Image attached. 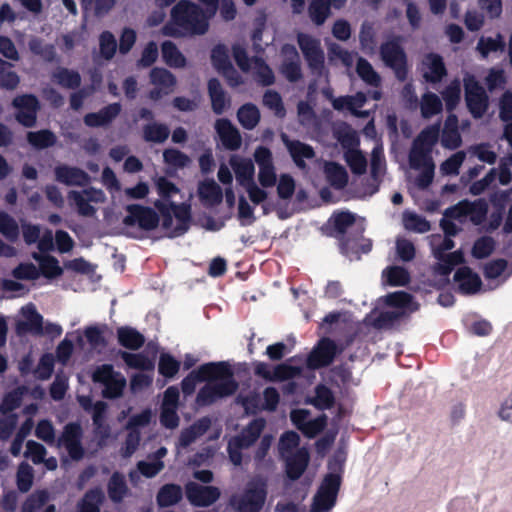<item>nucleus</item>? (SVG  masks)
I'll return each mask as SVG.
<instances>
[{
  "instance_id": "obj_53",
  "label": "nucleus",
  "mask_w": 512,
  "mask_h": 512,
  "mask_svg": "<svg viewBox=\"0 0 512 512\" xmlns=\"http://www.w3.org/2000/svg\"><path fill=\"white\" fill-rule=\"evenodd\" d=\"M70 338H75L79 342V345L82 346L83 343V337L81 332L75 331L73 333H68L63 341L60 342V344L57 347L56 355L60 362L66 363L67 360L70 358L72 351H73V344Z\"/></svg>"
},
{
  "instance_id": "obj_55",
  "label": "nucleus",
  "mask_w": 512,
  "mask_h": 512,
  "mask_svg": "<svg viewBox=\"0 0 512 512\" xmlns=\"http://www.w3.org/2000/svg\"><path fill=\"white\" fill-rule=\"evenodd\" d=\"M383 279L391 286H403L409 282V273L399 266H391L383 271Z\"/></svg>"
},
{
  "instance_id": "obj_13",
  "label": "nucleus",
  "mask_w": 512,
  "mask_h": 512,
  "mask_svg": "<svg viewBox=\"0 0 512 512\" xmlns=\"http://www.w3.org/2000/svg\"><path fill=\"white\" fill-rule=\"evenodd\" d=\"M265 427V420H253L240 435L230 439L228 443V453L231 462L238 466L242 462L241 450L250 447L259 437Z\"/></svg>"
},
{
  "instance_id": "obj_46",
  "label": "nucleus",
  "mask_w": 512,
  "mask_h": 512,
  "mask_svg": "<svg viewBox=\"0 0 512 512\" xmlns=\"http://www.w3.org/2000/svg\"><path fill=\"white\" fill-rule=\"evenodd\" d=\"M279 402V394L274 388H267L263 392V402L261 404H254L250 399H243L242 404L246 411H253L255 409L274 410Z\"/></svg>"
},
{
  "instance_id": "obj_36",
  "label": "nucleus",
  "mask_w": 512,
  "mask_h": 512,
  "mask_svg": "<svg viewBox=\"0 0 512 512\" xmlns=\"http://www.w3.org/2000/svg\"><path fill=\"white\" fill-rule=\"evenodd\" d=\"M301 370L293 367L287 363L281 364L274 369H271L265 363H259L256 366V373L264 378L270 380H286L299 375Z\"/></svg>"
},
{
  "instance_id": "obj_15",
  "label": "nucleus",
  "mask_w": 512,
  "mask_h": 512,
  "mask_svg": "<svg viewBox=\"0 0 512 512\" xmlns=\"http://www.w3.org/2000/svg\"><path fill=\"white\" fill-rule=\"evenodd\" d=\"M253 157L258 166L257 179L259 187L265 191L267 188L274 187L277 182V174L271 150L267 147L259 146L255 149Z\"/></svg>"
},
{
  "instance_id": "obj_42",
  "label": "nucleus",
  "mask_w": 512,
  "mask_h": 512,
  "mask_svg": "<svg viewBox=\"0 0 512 512\" xmlns=\"http://www.w3.org/2000/svg\"><path fill=\"white\" fill-rule=\"evenodd\" d=\"M334 135L342 148L346 151L358 149L359 139L356 132L347 124L341 123L335 126Z\"/></svg>"
},
{
  "instance_id": "obj_33",
  "label": "nucleus",
  "mask_w": 512,
  "mask_h": 512,
  "mask_svg": "<svg viewBox=\"0 0 512 512\" xmlns=\"http://www.w3.org/2000/svg\"><path fill=\"white\" fill-rule=\"evenodd\" d=\"M210 425L211 420L204 417L196 421L190 427L182 430L176 445L177 453L179 454L182 449L187 448L190 444L200 438L209 429Z\"/></svg>"
},
{
  "instance_id": "obj_14",
  "label": "nucleus",
  "mask_w": 512,
  "mask_h": 512,
  "mask_svg": "<svg viewBox=\"0 0 512 512\" xmlns=\"http://www.w3.org/2000/svg\"><path fill=\"white\" fill-rule=\"evenodd\" d=\"M93 381L104 386L103 395L107 398L119 397L126 386L125 377L113 370L108 364H103L95 369L92 375Z\"/></svg>"
},
{
  "instance_id": "obj_27",
  "label": "nucleus",
  "mask_w": 512,
  "mask_h": 512,
  "mask_svg": "<svg viewBox=\"0 0 512 512\" xmlns=\"http://www.w3.org/2000/svg\"><path fill=\"white\" fill-rule=\"evenodd\" d=\"M82 431L77 424H68L59 439V445L62 446L73 460H79L83 457L84 450L80 443Z\"/></svg>"
},
{
  "instance_id": "obj_39",
  "label": "nucleus",
  "mask_w": 512,
  "mask_h": 512,
  "mask_svg": "<svg viewBox=\"0 0 512 512\" xmlns=\"http://www.w3.org/2000/svg\"><path fill=\"white\" fill-rule=\"evenodd\" d=\"M57 181L66 185H85L89 181L88 175L81 169L69 166H58L55 169Z\"/></svg>"
},
{
  "instance_id": "obj_50",
  "label": "nucleus",
  "mask_w": 512,
  "mask_h": 512,
  "mask_svg": "<svg viewBox=\"0 0 512 512\" xmlns=\"http://www.w3.org/2000/svg\"><path fill=\"white\" fill-rule=\"evenodd\" d=\"M420 108L424 118H431L442 111L441 99L436 94L427 92L422 96Z\"/></svg>"
},
{
  "instance_id": "obj_26",
  "label": "nucleus",
  "mask_w": 512,
  "mask_h": 512,
  "mask_svg": "<svg viewBox=\"0 0 512 512\" xmlns=\"http://www.w3.org/2000/svg\"><path fill=\"white\" fill-rule=\"evenodd\" d=\"M186 496L192 505L205 507L213 504L220 497V491L214 486H202L189 482L186 485Z\"/></svg>"
},
{
  "instance_id": "obj_47",
  "label": "nucleus",
  "mask_w": 512,
  "mask_h": 512,
  "mask_svg": "<svg viewBox=\"0 0 512 512\" xmlns=\"http://www.w3.org/2000/svg\"><path fill=\"white\" fill-rule=\"evenodd\" d=\"M331 221L337 231L344 233L352 225H357L360 230H363L364 219L357 217L355 214L350 212H338L335 213Z\"/></svg>"
},
{
  "instance_id": "obj_17",
  "label": "nucleus",
  "mask_w": 512,
  "mask_h": 512,
  "mask_svg": "<svg viewBox=\"0 0 512 512\" xmlns=\"http://www.w3.org/2000/svg\"><path fill=\"white\" fill-rule=\"evenodd\" d=\"M211 62L213 67L226 78L230 86L237 87L243 83L242 76L230 61L229 51L225 45L219 44L212 49Z\"/></svg>"
},
{
  "instance_id": "obj_16",
  "label": "nucleus",
  "mask_w": 512,
  "mask_h": 512,
  "mask_svg": "<svg viewBox=\"0 0 512 512\" xmlns=\"http://www.w3.org/2000/svg\"><path fill=\"white\" fill-rule=\"evenodd\" d=\"M465 97L469 111L475 118H480L488 107V97L483 87L471 75L464 77Z\"/></svg>"
},
{
  "instance_id": "obj_48",
  "label": "nucleus",
  "mask_w": 512,
  "mask_h": 512,
  "mask_svg": "<svg viewBox=\"0 0 512 512\" xmlns=\"http://www.w3.org/2000/svg\"><path fill=\"white\" fill-rule=\"evenodd\" d=\"M237 117L245 129L251 130L258 124L260 113L255 105L245 104L238 110Z\"/></svg>"
},
{
  "instance_id": "obj_28",
  "label": "nucleus",
  "mask_w": 512,
  "mask_h": 512,
  "mask_svg": "<svg viewBox=\"0 0 512 512\" xmlns=\"http://www.w3.org/2000/svg\"><path fill=\"white\" fill-rule=\"evenodd\" d=\"M13 105L18 110L16 119L21 124L27 127L34 125L38 109V101L34 96L24 95L17 97L14 99Z\"/></svg>"
},
{
  "instance_id": "obj_29",
  "label": "nucleus",
  "mask_w": 512,
  "mask_h": 512,
  "mask_svg": "<svg viewBox=\"0 0 512 512\" xmlns=\"http://www.w3.org/2000/svg\"><path fill=\"white\" fill-rule=\"evenodd\" d=\"M281 140L297 167L305 168V161L314 158L315 152L310 145L291 140L286 134H281Z\"/></svg>"
},
{
  "instance_id": "obj_61",
  "label": "nucleus",
  "mask_w": 512,
  "mask_h": 512,
  "mask_svg": "<svg viewBox=\"0 0 512 512\" xmlns=\"http://www.w3.org/2000/svg\"><path fill=\"white\" fill-rule=\"evenodd\" d=\"M54 82L66 88H75L80 84V75L72 70L59 68L53 73Z\"/></svg>"
},
{
  "instance_id": "obj_38",
  "label": "nucleus",
  "mask_w": 512,
  "mask_h": 512,
  "mask_svg": "<svg viewBox=\"0 0 512 512\" xmlns=\"http://www.w3.org/2000/svg\"><path fill=\"white\" fill-rule=\"evenodd\" d=\"M441 144L447 149H456L462 143L461 135L458 131V119L451 114L447 117L441 135Z\"/></svg>"
},
{
  "instance_id": "obj_19",
  "label": "nucleus",
  "mask_w": 512,
  "mask_h": 512,
  "mask_svg": "<svg viewBox=\"0 0 512 512\" xmlns=\"http://www.w3.org/2000/svg\"><path fill=\"white\" fill-rule=\"evenodd\" d=\"M68 198L82 216H93L96 212V206L105 201L104 193L94 188L71 191Z\"/></svg>"
},
{
  "instance_id": "obj_22",
  "label": "nucleus",
  "mask_w": 512,
  "mask_h": 512,
  "mask_svg": "<svg viewBox=\"0 0 512 512\" xmlns=\"http://www.w3.org/2000/svg\"><path fill=\"white\" fill-rule=\"evenodd\" d=\"M298 44L309 67L313 71L320 73L324 66V53L321 49L320 40L300 33L298 35Z\"/></svg>"
},
{
  "instance_id": "obj_45",
  "label": "nucleus",
  "mask_w": 512,
  "mask_h": 512,
  "mask_svg": "<svg viewBox=\"0 0 512 512\" xmlns=\"http://www.w3.org/2000/svg\"><path fill=\"white\" fill-rule=\"evenodd\" d=\"M120 112L119 104H112L98 113H90L85 116V123L88 126L96 127L109 123Z\"/></svg>"
},
{
  "instance_id": "obj_21",
  "label": "nucleus",
  "mask_w": 512,
  "mask_h": 512,
  "mask_svg": "<svg viewBox=\"0 0 512 512\" xmlns=\"http://www.w3.org/2000/svg\"><path fill=\"white\" fill-rule=\"evenodd\" d=\"M179 403V390L175 386L168 387L163 395L161 404L160 422L167 429H175L179 425L177 413Z\"/></svg>"
},
{
  "instance_id": "obj_7",
  "label": "nucleus",
  "mask_w": 512,
  "mask_h": 512,
  "mask_svg": "<svg viewBox=\"0 0 512 512\" xmlns=\"http://www.w3.org/2000/svg\"><path fill=\"white\" fill-rule=\"evenodd\" d=\"M345 460V452L341 450L329 461L328 468L330 472L325 476L314 495L310 512H329L335 506Z\"/></svg>"
},
{
  "instance_id": "obj_3",
  "label": "nucleus",
  "mask_w": 512,
  "mask_h": 512,
  "mask_svg": "<svg viewBox=\"0 0 512 512\" xmlns=\"http://www.w3.org/2000/svg\"><path fill=\"white\" fill-rule=\"evenodd\" d=\"M159 198L154 202L161 216V225L169 237L184 234L191 221L190 205L186 202L176 203L174 199L181 195L180 189L163 176L153 179Z\"/></svg>"
},
{
  "instance_id": "obj_6",
  "label": "nucleus",
  "mask_w": 512,
  "mask_h": 512,
  "mask_svg": "<svg viewBox=\"0 0 512 512\" xmlns=\"http://www.w3.org/2000/svg\"><path fill=\"white\" fill-rule=\"evenodd\" d=\"M419 304L403 291L391 293L378 301L377 307L367 317L369 324L379 328L391 325L394 321L417 311Z\"/></svg>"
},
{
  "instance_id": "obj_59",
  "label": "nucleus",
  "mask_w": 512,
  "mask_h": 512,
  "mask_svg": "<svg viewBox=\"0 0 512 512\" xmlns=\"http://www.w3.org/2000/svg\"><path fill=\"white\" fill-rule=\"evenodd\" d=\"M505 43L501 35H497L495 38L481 37L477 44V50L483 57H487L490 53L503 51Z\"/></svg>"
},
{
  "instance_id": "obj_1",
  "label": "nucleus",
  "mask_w": 512,
  "mask_h": 512,
  "mask_svg": "<svg viewBox=\"0 0 512 512\" xmlns=\"http://www.w3.org/2000/svg\"><path fill=\"white\" fill-rule=\"evenodd\" d=\"M205 382L196 397L198 406H208L232 395L238 387L230 366L225 362H210L191 371L181 382L185 395H191L198 383Z\"/></svg>"
},
{
  "instance_id": "obj_34",
  "label": "nucleus",
  "mask_w": 512,
  "mask_h": 512,
  "mask_svg": "<svg viewBox=\"0 0 512 512\" xmlns=\"http://www.w3.org/2000/svg\"><path fill=\"white\" fill-rule=\"evenodd\" d=\"M454 282L463 294H474L481 290L480 277L468 267H462L456 271Z\"/></svg>"
},
{
  "instance_id": "obj_57",
  "label": "nucleus",
  "mask_w": 512,
  "mask_h": 512,
  "mask_svg": "<svg viewBox=\"0 0 512 512\" xmlns=\"http://www.w3.org/2000/svg\"><path fill=\"white\" fill-rule=\"evenodd\" d=\"M325 173L328 181L336 188H342L346 185L348 176L342 166L332 162L327 163L325 165Z\"/></svg>"
},
{
  "instance_id": "obj_58",
  "label": "nucleus",
  "mask_w": 512,
  "mask_h": 512,
  "mask_svg": "<svg viewBox=\"0 0 512 512\" xmlns=\"http://www.w3.org/2000/svg\"><path fill=\"white\" fill-rule=\"evenodd\" d=\"M118 339L121 345L129 349H137L144 342V338L139 332L127 327L118 330Z\"/></svg>"
},
{
  "instance_id": "obj_9",
  "label": "nucleus",
  "mask_w": 512,
  "mask_h": 512,
  "mask_svg": "<svg viewBox=\"0 0 512 512\" xmlns=\"http://www.w3.org/2000/svg\"><path fill=\"white\" fill-rule=\"evenodd\" d=\"M299 435L296 432L284 433L278 444L281 457L286 462L287 475L291 479L299 478L307 467L309 454L306 448H299Z\"/></svg>"
},
{
  "instance_id": "obj_43",
  "label": "nucleus",
  "mask_w": 512,
  "mask_h": 512,
  "mask_svg": "<svg viewBox=\"0 0 512 512\" xmlns=\"http://www.w3.org/2000/svg\"><path fill=\"white\" fill-rule=\"evenodd\" d=\"M208 91L211 98L212 109L216 114H221L229 106L225 92L217 79H211L208 82Z\"/></svg>"
},
{
  "instance_id": "obj_54",
  "label": "nucleus",
  "mask_w": 512,
  "mask_h": 512,
  "mask_svg": "<svg viewBox=\"0 0 512 512\" xmlns=\"http://www.w3.org/2000/svg\"><path fill=\"white\" fill-rule=\"evenodd\" d=\"M330 14V0H313L309 6V15L311 20L321 25Z\"/></svg>"
},
{
  "instance_id": "obj_40",
  "label": "nucleus",
  "mask_w": 512,
  "mask_h": 512,
  "mask_svg": "<svg viewBox=\"0 0 512 512\" xmlns=\"http://www.w3.org/2000/svg\"><path fill=\"white\" fill-rule=\"evenodd\" d=\"M512 274L505 260L499 259L488 263L485 267V277L492 281V287H497Z\"/></svg>"
},
{
  "instance_id": "obj_64",
  "label": "nucleus",
  "mask_w": 512,
  "mask_h": 512,
  "mask_svg": "<svg viewBox=\"0 0 512 512\" xmlns=\"http://www.w3.org/2000/svg\"><path fill=\"white\" fill-rule=\"evenodd\" d=\"M103 497L100 489L89 491L79 505V512H99V505Z\"/></svg>"
},
{
  "instance_id": "obj_30",
  "label": "nucleus",
  "mask_w": 512,
  "mask_h": 512,
  "mask_svg": "<svg viewBox=\"0 0 512 512\" xmlns=\"http://www.w3.org/2000/svg\"><path fill=\"white\" fill-rule=\"evenodd\" d=\"M283 61L280 72L287 80L294 82L301 77L300 59L296 48L292 45H285L282 48Z\"/></svg>"
},
{
  "instance_id": "obj_25",
  "label": "nucleus",
  "mask_w": 512,
  "mask_h": 512,
  "mask_svg": "<svg viewBox=\"0 0 512 512\" xmlns=\"http://www.w3.org/2000/svg\"><path fill=\"white\" fill-rule=\"evenodd\" d=\"M78 401L85 410L91 411L95 425V433L96 436L99 437V445H104L109 436V427L103 424L104 414L107 409L106 403L98 401L93 404L91 398L88 396H79Z\"/></svg>"
},
{
  "instance_id": "obj_60",
  "label": "nucleus",
  "mask_w": 512,
  "mask_h": 512,
  "mask_svg": "<svg viewBox=\"0 0 512 512\" xmlns=\"http://www.w3.org/2000/svg\"><path fill=\"white\" fill-rule=\"evenodd\" d=\"M180 365V361L171 354L162 353L159 359L158 370L162 376L173 378L178 373Z\"/></svg>"
},
{
  "instance_id": "obj_63",
  "label": "nucleus",
  "mask_w": 512,
  "mask_h": 512,
  "mask_svg": "<svg viewBox=\"0 0 512 512\" xmlns=\"http://www.w3.org/2000/svg\"><path fill=\"white\" fill-rule=\"evenodd\" d=\"M495 249V240L489 236H482L477 239L472 248V256L477 259L486 258Z\"/></svg>"
},
{
  "instance_id": "obj_20",
  "label": "nucleus",
  "mask_w": 512,
  "mask_h": 512,
  "mask_svg": "<svg viewBox=\"0 0 512 512\" xmlns=\"http://www.w3.org/2000/svg\"><path fill=\"white\" fill-rule=\"evenodd\" d=\"M43 317L38 313L34 304L23 306L16 317V332L19 335H40L43 327Z\"/></svg>"
},
{
  "instance_id": "obj_35",
  "label": "nucleus",
  "mask_w": 512,
  "mask_h": 512,
  "mask_svg": "<svg viewBox=\"0 0 512 512\" xmlns=\"http://www.w3.org/2000/svg\"><path fill=\"white\" fill-rule=\"evenodd\" d=\"M215 129L225 148L236 150L241 146V136L230 121L226 119L217 120Z\"/></svg>"
},
{
  "instance_id": "obj_41",
  "label": "nucleus",
  "mask_w": 512,
  "mask_h": 512,
  "mask_svg": "<svg viewBox=\"0 0 512 512\" xmlns=\"http://www.w3.org/2000/svg\"><path fill=\"white\" fill-rule=\"evenodd\" d=\"M198 194L201 201L212 206L221 202L223 193L220 186L214 180H205L198 187Z\"/></svg>"
},
{
  "instance_id": "obj_23",
  "label": "nucleus",
  "mask_w": 512,
  "mask_h": 512,
  "mask_svg": "<svg viewBox=\"0 0 512 512\" xmlns=\"http://www.w3.org/2000/svg\"><path fill=\"white\" fill-rule=\"evenodd\" d=\"M381 57L384 63L391 67L400 80L406 77V56L398 41H387L381 47Z\"/></svg>"
},
{
  "instance_id": "obj_12",
  "label": "nucleus",
  "mask_w": 512,
  "mask_h": 512,
  "mask_svg": "<svg viewBox=\"0 0 512 512\" xmlns=\"http://www.w3.org/2000/svg\"><path fill=\"white\" fill-rule=\"evenodd\" d=\"M266 484L261 479L250 481L244 492L234 497L232 504L238 512H260L266 500Z\"/></svg>"
},
{
  "instance_id": "obj_44",
  "label": "nucleus",
  "mask_w": 512,
  "mask_h": 512,
  "mask_svg": "<svg viewBox=\"0 0 512 512\" xmlns=\"http://www.w3.org/2000/svg\"><path fill=\"white\" fill-rule=\"evenodd\" d=\"M163 61L172 68H183L186 65V58L171 41H165L161 46Z\"/></svg>"
},
{
  "instance_id": "obj_10",
  "label": "nucleus",
  "mask_w": 512,
  "mask_h": 512,
  "mask_svg": "<svg viewBox=\"0 0 512 512\" xmlns=\"http://www.w3.org/2000/svg\"><path fill=\"white\" fill-rule=\"evenodd\" d=\"M451 236L452 235L448 234H445L444 237L441 235H433L430 240L433 254L439 260L435 271L445 278L450 274L455 265L462 263L464 260V254L461 250L446 254L447 251H450L454 247V242L450 238Z\"/></svg>"
},
{
  "instance_id": "obj_62",
  "label": "nucleus",
  "mask_w": 512,
  "mask_h": 512,
  "mask_svg": "<svg viewBox=\"0 0 512 512\" xmlns=\"http://www.w3.org/2000/svg\"><path fill=\"white\" fill-rule=\"evenodd\" d=\"M359 77L371 86H378L381 79L371 64L365 59L359 58L356 67Z\"/></svg>"
},
{
  "instance_id": "obj_37",
  "label": "nucleus",
  "mask_w": 512,
  "mask_h": 512,
  "mask_svg": "<svg viewBox=\"0 0 512 512\" xmlns=\"http://www.w3.org/2000/svg\"><path fill=\"white\" fill-rule=\"evenodd\" d=\"M166 455L167 449L165 447L159 448L154 454L149 455L146 460L138 462V471L147 478L156 476L164 468L162 459Z\"/></svg>"
},
{
  "instance_id": "obj_49",
  "label": "nucleus",
  "mask_w": 512,
  "mask_h": 512,
  "mask_svg": "<svg viewBox=\"0 0 512 512\" xmlns=\"http://www.w3.org/2000/svg\"><path fill=\"white\" fill-rule=\"evenodd\" d=\"M182 498V489L175 484L163 486L157 496V502L162 507L176 504Z\"/></svg>"
},
{
  "instance_id": "obj_18",
  "label": "nucleus",
  "mask_w": 512,
  "mask_h": 512,
  "mask_svg": "<svg viewBox=\"0 0 512 512\" xmlns=\"http://www.w3.org/2000/svg\"><path fill=\"white\" fill-rule=\"evenodd\" d=\"M126 211L127 215L124 218L126 226H137L149 231L155 229L161 220L160 214L158 215L150 207L132 204L126 207Z\"/></svg>"
},
{
  "instance_id": "obj_11",
  "label": "nucleus",
  "mask_w": 512,
  "mask_h": 512,
  "mask_svg": "<svg viewBox=\"0 0 512 512\" xmlns=\"http://www.w3.org/2000/svg\"><path fill=\"white\" fill-rule=\"evenodd\" d=\"M233 57L238 67L251 74L262 85H271L274 82V74L271 68L260 58H249L246 49L241 44L232 47Z\"/></svg>"
},
{
  "instance_id": "obj_51",
  "label": "nucleus",
  "mask_w": 512,
  "mask_h": 512,
  "mask_svg": "<svg viewBox=\"0 0 512 512\" xmlns=\"http://www.w3.org/2000/svg\"><path fill=\"white\" fill-rule=\"evenodd\" d=\"M33 258L39 263V269L45 277L53 278L62 273V268L55 258L47 255L40 256L38 253H34Z\"/></svg>"
},
{
  "instance_id": "obj_52",
  "label": "nucleus",
  "mask_w": 512,
  "mask_h": 512,
  "mask_svg": "<svg viewBox=\"0 0 512 512\" xmlns=\"http://www.w3.org/2000/svg\"><path fill=\"white\" fill-rule=\"evenodd\" d=\"M402 221L405 229L413 232L425 233L430 229L429 222L414 212L405 211Z\"/></svg>"
},
{
  "instance_id": "obj_31",
  "label": "nucleus",
  "mask_w": 512,
  "mask_h": 512,
  "mask_svg": "<svg viewBox=\"0 0 512 512\" xmlns=\"http://www.w3.org/2000/svg\"><path fill=\"white\" fill-rule=\"evenodd\" d=\"M420 71L423 78L429 82H439L446 74V68L442 58L434 53L424 56Z\"/></svg>"
},
{
  "instance_id": "obj_24",
  "label": "nucleus",
  "mask_w": 512,
  "mask_h": 512,
  "mask_svg": "<svg viewBox=\"0 0 512 512\" xmlns=\"http://www.w3.org/2000/svg\"><path fill=\"white\" fill-rule=\"evenodd\" d=\"M150 82L153 88L149 92V98L157 101L173 92L176 78L167 69L156 67L150 72Z\"/></svg>"
},
{
  "instance_id": "obj_32",
  "label": "nucleus",
  "mask_w": 512,
  "mask_h": 512,
  "mask_svg": "<svg viewBox=\"0 0 512 512\" xmlns=\"http://www.w3.org/2000/svg\"><path fill=\"white\" fill-rule=\"evenodd\" d=\"M336 354V346L329 339H322L318 346L311 352L308 358V366L318 368L332 362Z\"/></svg>"
},
{
  "instance_id": "obj_56",
  "label": "nucleus",
  "mask_w": 512,
  "mask_h": 512,
  "mask_svg": "<svg viewBox=\"0 0 512 512\" xmlns=\"http://www.w3.org/2000/svg\"><path fill=\"white\" fill-rule=\"evenodd\" d=\"M0 233L9 241H16L19 237L18 223L3 211H0Z\"/></svg>"
},
{
  "instance_id": "obj_5",
  "label": "nucleus",
  "mask_w": 512,
  "mask_h": 512,
  "mask_svg": "<svg viewBox=\"0 0 512 512\" xmlns=\"http://www.w3.org/2000/svg\"><path fill=\"white\" fill-rule=\"evenodd\" d=\"M439 137V126L434 125L424 129L415 139L409 155L410 167L419 170L420 173L413 181L411 193L416 198L415 189H426L433 181L434 163L431 158V150Z\"/></svg>"
},
{
  "instance_id": "obj_2",
  "label": "nucleus",
  "mask_w": 512,
  "mask_h": 512,
  "mask_svg": "<svg viewBox=\"0 0 512 512\" xmlns=\"http://www.w3.org/2000/svg\"><path fill=\"white\" fill-rule=\"evenodd\" d=\"M220 1L199 0L204 8L188 0L179 1L171 10L170 20L162 27V35L178 38L206 33Z\"/></svg>"
},
{
  "instance_id": "obj_4",
  "label": "nucleus",
  "mask_w": 512,
  "mask_h": 512,
  "mask_svg": "<svg viewBox=\"0 0 512 512\" xmlns=\"http://www.w3.org/2000/svg\"><path fill=\"white\" fill-rule=\"evenodd\" d=\"M233 170L237 183L243 187L250 199L255 205H261L263 213L268 214L273 205L267 201L268 192L260 188L254 181L255 166L251 159L234 154L229 158V166L221 164L217 173L219 181L224 185H231Z\"/></svg>"
},
{
  "instance_id": "obj_8",
  "label": "nucleus",
  "mask_w": 512,
  "mask_h": 512,
  "mask_svg": "<svg viewBox=\"0 0 512 512\" xmlns=\"http://www.w3.org/2000/svg\"><path fill=\"white\" fill-rule=\"evenodd\" d=\"M487 213V205L484 201H461L447 209L441 220V227L445 234L456 235L462 226L468 222L479 225Z\"/></svg>"
}]
</instances>
